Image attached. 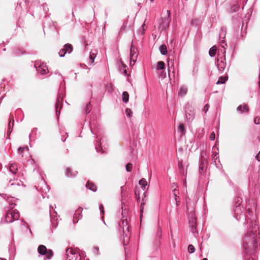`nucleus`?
<instances>
[{"mask_svg":"<svg viewBox=\"0 0 260 260\" xmlns=\"http://www.w3.org/2000/svg\"><path fill=\"white\" fill-rule=\"evenodd\" d=\"M7 172L5 173L4 179L8 183V186H19L20 183L17 181L19 176L17 166L15 163L8 165Z\"/></svg>","mask_w":260,"mask_h":260,"instance_id":"nucleus-1","label":"nucleus"},{"mask_svg":"<svg viewBox=\"0 0 260 260\" xmlns=\"http://www.w3.org/2000/svg\"><path fill=\"white\" fill-rule=\"evenodd\" d=\"M243 248L247 254H251L256 248L257 243L254 233L252 232H247L243 240Z\"/></svg>","mask_w":260,"mask_h":260,"instance_id":"nucleus-2","label":"nucleus"},{"mask_svg":"<svg viewBox=\"0 0 260 260\" xmlns=\"http://www.w3.org/2000/svg\"><path fill=\"white\" fill-rule=\"evenodd\" d=\"M19 216V213L17 210H10L6 212L5 216L2 218L1 223H12L18 219Z\"/></svg>","mask_w":260,"mask_h":260,"instance_id":"nucleus-3","label":"nucleus"},{"mask_svg":"<svg viewBox=\"0 0 260 260\" xmlns=\"http://www.w3.org/2000/svg\"><path fill=\"white\" fill-rule=\"evenodd\" d=\"M186 209L188 213V218H191L192 222L194 220L195 216L194 211L196 208L195 202L191 201L189 198L186 199Z\"/></svg>","mask_w":260,"mask_h":260,"instance_id":"nucleus-4","label":"nucleus"},{"mask_svg":"<svg viewBox=\"0 0 260 260\" xmlns=\"http://www.w3.org/2000/svg\"><path fill=\"white\" fill-rule=\"evenodd\" d=\"M244 209L243 206L236 205L234 209L235 217L238 221H245L246 217L244 214Z\"/></svg>","mask_w":260,"mask_h":260,"instance_id":"nucleus-5","label":"nucleus"},{"mask_svg":"<svg viewBox=\"0 0 260 260\" xmlns=\"http://www.w3.org/2000/svg\"><path fill=\"white\" fill-rule=\"evenodd\" d=\"M36 189L42 192V196L43 198L45 197L46 194L49 191V186L46 184L44 179H41L40 182L37 186H35Z\"/></svg>","mask_w":260,"mask_h":260,"instance_id":"nucleus-6","label":"nucleus"},{"mask_svg":"<svg viewBox=\"0 0 260 260\" xmlns=\"http://www.w3.org/2000/svg\"><path fill=\"white\" fill-rule=\"evenodd\" d=\"M66 260H80L81 259L79 253L72 248H68L66 250Z\"/></svg>","mask_w":260,"mask_h":260,"instance_id":"nucleus-7","label":"nucleus"},{"mask_svg":"<svg viewBox=\"0 0 260 260\" xmlns=\"http://www.w3.org/2000/svg\"><path fill=\"white\" fill-rule=\"evenodd\" d=\"M185 117L188 122L192 121L194 117V113L193 107L187 104L185 106Z\"/></svg>","mask_w":260,"mask_h":260,"instance_id":"nucleus-8","label":"nucleus"},{"mask_svg":"<svg viewBox=\"0 0 260 260\" xmlns=\"http://www.w3.org/2000/svg\"><path fill=\"white\" fill-rule=\"evenodd\" d=\"M73 50V46L70 44H65L63 48L59 51L58 54L60 57H63L67 54L71 53Z\"/></svg>","mask_w":260,"mask_h":260,"instance_id":"nucleus-9","label":"nucleus"},{"mask_svg":"<svg viewBox=\"0 0 260 260\" xmlns=\"http://www.w3.org/2000/svg\"><path fill=\"white\" fill-rule=\"evenodd\" d=\"M138 56V54L137 49L133 45H132L130 49L131 64L134 65L136 63Z\"/></svg>","mask_w":260,"mask_h":260,"instance_id":"nucleus-10","label":"nucleus"},{"mask_svg":"<svg viewBox=\"0 0 260 260\" xmlns=\"http://www.w3.org/2000/svg\"><path fill=\"white\" fill-rule=\"evenodd\" d=\"M35 66L37 72L42 75H45L48 72L47 67L44 63H36Z\"/></svg>","mask_w":260,"mask_h":260,"instance_id":"nucleus-11","label":"nucleus"},{"mask_svg":"<svg viewBox=\"0 0 260 260\" xmlns=\"http://www.w3.org/2000/svg\"><path fill=\"white\" fill-rule=\"evenodd\" d=\"M167 16L162 18L161 20V22H160V27L162 28H165L166 27H168L169 26V23L170 22V11L168 10L167 11Z\"/></svg>","mask_w":260,"mask_h":260,"instance_id":"nucleus-12","label":"nucleus"},{"mask_svg":"<svg viewBox=\"0 0 260 260\" xmlns=\"http://www.w3.org/2000/svg\"><path fill=\"white\" fill-rule=\"evenodd\" d=\"M170 197L174 200L176 206L180 205V201L179 200V191L177 188H175L172 189V192L170 194Z\"/></svg>","mask_w":260,"mask_h":260,"instance_id":"nucleus-13","label":"nucleus"},{"mask_svg":"<svg viewBox=\"0 0 260 260\" xmlns=\"http://www.w3.org/2000/svg\"><path fill=\"white\" fill-rule=\"evenodd\" d=\"M82 210L83 209L81 207H79L78 209H77L75 211L73 219V222L74 223L77 222L79 219H81L82 217V215L81 214Z\"/></svg>","mask_w":260,"mask_h":260,"instance_id":"nucleus-14","label":"nucleus"},{"mask_svg":"<svg viewBox=\"0 0 260 260\" xmlns=\"http://www.w3.org/2000/svg\"><path fill=\"white\" fill-rule=\"evenodd\" d=\"M63 100V96H61V95L59 94V96L57 98L56 105H55V110L56 113L57 115H58L60 114V110L62 108V101Z\"/></svg>","mask_w":260,"mask_h":260,"instance_id":"nucleus-15","label":"nucleus"},{"mask_svg":"<svg viewBox=\"0 0 260 260\" xmlns=\"http://www.w3.org/2000/svg\"><path fill=\"white\" fill-rule=\"evenodd\" d=\"M216 66L219 71L220 73H223L226 67V62L223 60H222V58H221V59L217 58Z\"/></svg>","mask_w":260,"mask_h":260,"instance_id":"nucleus-16","label":"nucleus"},{"mask_svg":"<svg viewBox=\"0 0 260 260\" xmlns=\"http://www.w3.org/2000/svg\"><path fill=\"white\" fill-rule=\"evenodd\" d=\"M4 198L7 200L10 205L9 209H13L14 206L16 205V199L12 197H8L7 194H5Z\"/></svg>","mask_w":260,"mask_h":260,"instance_id":"nucleus-17","label":"nucleus"},{"mask_svg":"<svg viewBox=\"0 0 260 260\" xmlns=\"http://www.w3.org/2000/svg\"><path fill=\"white\" fill-rule=\"evenodd\" d=\"M237 111H239L240 113H246L249 112L248 106L246 104L243 105H239L237 108Z\"/></svg>","mask_w":260,"mask_h":260,"instance_id":"nucleus-18","label":"nucleus"},{"mask_svg":"<svg viewBox=\"0 0 260 260\" xmlns=\"http://www.w3.org/2000/svg\"><path fill=\"white\" fill-rule=\"evenodd\" d=\"M122 223L123 236H125V237H128V233L129 232V227L127 224V220H122Z\"/></svg>","mask_w":260,"mask_h":260,"instance_id":"nucleus-19","label":"nucleus"},{"mask_svg":"<svg viewBox=\"0 0 260 260\" xmlns=\"http://www.w3.org/2000/svg\"><path fill=\"white\" fill-rule=\"evenodd\" d=\"M122 223L123 236H125V237H128V233L129 232V227L127 224V220H122Z\"/></svg>","mask_w":260,"mask_h":260,"instance_id":"nucleus-20","label":"nucleus"},{"mask_svg":"<svg viewBox=\"0 0 260 260\" xmlns=\"http://www.w3.org/2000/svg\"><path fill=\"white\" fill-rule=\"evenodd\" d=\"M38 252L40 254L45 255L46 253L47 252V249L45 246L40 245L38 248Z\"/></svg>","mask_w":260,"mask_h":260,"instance_id":"nucleus-21","label":"nucleus"},{"mask_svg":"<svg viewBox=\"0 0 260 260\" xmlns=\"http://www.w3.org/2000/svg\"><path fill=\"white\" fill-rule=\"evenodd\" d=\"M191 220H192L191 218H189V227L190 228V231H191V232L193 234H194L195 232V230L196 229L195 217H194V220L193 222H192Z\"/></svg>","mask_w":260,"mask_h":260,"instance_id":"nucleus-22","label":"nucleus"},{"mask_svg":"<svg viewBox=\"0 0 260 260\" xmlns=\"http://www.w3.org/2000/svg\"><path fill=\"white\" fill-rule=\"evenodd\" d=\"M78 172H72V170L70 168H67L66 175L68 177H75L77 176Z\"/></svg>","mask_w":260,"mask_h":260,"instance_id":"nucleus-23","label":"nucleus"},{"mask_svg":"<svg viewBox=\"0 0 260 260\" xmlns=\"http://www.w3.org/2000/svg\"><path fill=\"white\" fill-rule=\"evenodd\" d=\"M86 187L87 188L92 190V191H96V187L95 184L93 183L90 182L89 181L87 182L86 183Z\"/></svg>","mask_w":260,"mask_h":260,"instance_id":"nucleus-24","label":"nucleus"},{"mask_svg":"<svg viewBox=\"0 0 260 260\" xmlns=\"http://www.w3.org/2000/svg\"><path fill=\"white\" fill-rule=\"evenodd\" d=\"M97 52L98 51L96 50L91 51L90 52L89 59L91 61V64H92L93 63L94 59L96 57Z\"/></svg>","mask_w":260,"mask_h":260,"instance_id":"nucleus-25","label":"nucleus"},{"mask_svg":"<svg viewBox=\"0 0 260 260\" xmlns=\"http://www.w3.org/2000/svg\"><path fill=\"white\" fill-rule=\"evenodd\" d=\"M50 221L53 227H56L58 224V218L53 217V213H50Z\"/></svg>","mask_w":260,"mask_h":260,"instance_id":"nucleus-26","label":"nucleus"},{"mask_svg":"<svg viewBox=\"0 0 260 260\" xmlns=\"http://www.w3.org/2000/svg\"><path fill=\"white\" fill-rule=\"evenodd\" d=\"M187 91V87L184 86H182L180 87L179 89V95L181 96H184L186 94Z\"/></svg>","mask_w":260,"mask_h":260,"instance_id":"nucleus-27","label":"nucleus"},{"mask_svg":"<svg viewBox=\"0 0 260 260\" xmlns=\"http://www.w3.org/2000/svg\"><path fill=\"white\" fill-rule=\"evenodd\" d=\"M159 49L160 52V53L162 55H165L167 54V48L166 45H165V44L160 45L159 46Z\"/></svg>","mask_w":260,"mask_h":260,"instance_id":"nucleus-28","label":"nucleus"},{"mask_svg":"<svg viewBox=\"0 0 260 260\" xmlns=\"http://www.w3.org/2000/svg\"><path fill=\"white\" fill-rule=\"evenodd\" d=\"M129 100V94L127 92L124 91L122 93V102L127 103Z\"/></svg>","mask_w":260,"mask_h":260,"instance_id":"nucleus-29","label":"nucleus"},{"mask_svg":"<svg viewBox=\"0 0 260 260\" xmlns=\"http://www.w3.org/2000/svg\"><path fill=\"white\" fill-rule=\"evenodd\" d=\"M228 80V76H221L219 77L217 82H216L217 84H223Z\"/></svg>","mask_w":260,"mask_h":260,"instance_id":"nucleus-30","label":"nucleus"},{"mask_svg":"<svg viewBox=\"0 0 260 260\" xmlns=\"http://www.w3.org/2000/svg\"><path fill=\"white\" fill-rule=\"evenodd\" d=\"M165 68V62L162 61H159L157 62L156 69L157 70H164Z\"/></svg>","mask_w":260,"mask_h":260,"instance_id":"nucleus-31","label":"nucleus"},{"mask_svg":"<svg viewBox=\"0 0 260 260\" xmlns=\"http://www.w3.org/2000/svg\"><path fill=\"white\" fill-rule=\"evenodd\" d=\"M216 47L215 46H213L211 47L209 52V55L211 57H214L216 55Z\"/></svg>","mask_w":260,"mask_h":260,"instance_id":"nucleus-32","label":"nucleus"},{"mask_svg":"<svg viewBox=\"0 0 260 260\" xmlns=\"http://www.w3.org/2000/svg\"><path fill=\"white\" fill-rule=\"evenodd\" d=\"M139 183L141 186L142 188L143 189H145V186L147 184V182L146 181V180L145 179H144V178H142V179H140L139 182Z\"/></svg>","mask_w":260,"mask_h":260,"instance_id":"nucleus-33","label":"nucleus"},{"mask_svg":"<svg viewBox=\"0 0 260 260\" xmlns=\"http://www.w3.org/2000/svg\"><path fill=\"white\" fill-rule=\"evenodd\" d=\"M45 255L47 259H50L53 255V252L52 250L49 249L47 250Z\"/></svg>","mask_w":260,"mask_h":260,"instance_id":"nucleus-34","label":"nucleus"},{"mask_svg":"<svg viewBox=\"0 0 260 260\" xmlns=\"http://www.w3.org/2000/svg\"><path fill=\"white\" fill-rule=\"evenodd\" d=\"M226 31V27L223 26L221 27V32L219 34V36L221 38H224L225 36V33Z\"/></svg>","mask_w":260,"mask_h":260,"instance_id":"nucleus-35","label":"nucleus"},{"mask_svg":"<svg viewBox=\"0 0 260 260\" xmlns=\"http://www.w3.org/2000/svg\"><path fill=\"white\" fill-rule=\"evenodd\" d=\"M28 150V147H20L18 149V151L19 153V154L21 155L22 157L23 156V155L22 154V152L25 150Z\"/></svg>","mask_w":260,"mask_h":260,"instance_id":"nucleus-36","label":"nucleus"},{"mask_svg":"<svg viewBox=\"0 0 260 260\" xmlns=\"http://www.w3.org/2000/svg\"><path fill=\"white\" fill-rule=\"evenodd\" d=\"M91 109V106L90 105V103L89 102L88 103H87L85 107V114H87L90 113V110Z\"/></svg>","mask_w":260,"mask_h":260,"instance_id":"nucleus-37","label":"nucleus"},{"mask_svg":"<svg viewBox=\"0 0 260 260\" xmlns=\"http://www.w3.org/2000/svg\"><path fill=\"white\" fill-rule=\"evenodd\" d=\"M12 127H11V120H10L9 121V125H8V131H7V134L8 135H10L11 134V133L12 132V129H13V126L14 125V120H12Z\"/></svg>","mask_w":260,"mask_h":260,"instance_id":"nucleus-38","label":"nucleus"},{"mask_svg":"<svg viewBox=\"0 0 260 260\" xmlns=\"http://www.w3.org/2000/svg\"><path fill=\"white\" fill-rule=\"evenodd\" d=\"M242 202V199L240 197H237L235 199V206L236 205L241 206V203Z\"/></svg>","mask_w":260,"mask_h":260,"instance_id":"nucleus-39","label":"nucleus"},{"mask_svg":"<svg viewBox=\"0 0 260 260\" xmlns=\"http://www.w3.org/2000/svg\"><path fill=\"white\" fill-rule=\"evenodd\" d=\"M20 51V52H19V49L18 50H17V49H15L14 51V53L17 55H20L24 54V53H25V51L22 49H21Z\"/></svg>","mask_w":260,"mask_h":260,"instance_id":"nucleus-40","label":"nucleus"},{"mask_svg":"<svg viewBox=\"0 0 260 260\" xmlns=\"http://www.w3.org/2000/svg\"><path fill=\"white\" fill-rule=\"evenodd\" d=\"M178 131L182 133V134H184L185 133V127L184 125L182 123H180L178 126Z\"/></svg>","mask_w":260,"mask_h":260,"instance_id":"nucleus-41","label":"nucleus"},{"mask_svg":"<svg viewBox=\"0 0 260 260\" xmlns=\"http://www.w3.org/2000/svg\"><path fill=\"white\" fill-rule=\"evenodd\" d=\"M188 250L189 253H192L195 251V248L192 245L190 244L188 247Z\"/></svg>","mask_w":260,"mask_h":260,"instance_id":"nucleus-42","label":"nucleus"},{"mask_svg":"<svg viewBox=\"0 0 260 260\" xmlns=\"http://www.w3.org/2000/svg\"><path fill=\"white\" fill-rule=\"evenodd\" d=\"M125 169L127 172H131L132 170V164L131 163L127 164L125 166Z\"/></svg>","mask_w":260,"mask_h":260,"instance_id":"nucleus-43","label":"nucleus"},{"mask_svg":"<svg viewBox=\"0 0 260 260\" xmlns=\"http://www.w3.org/2000/svg\"><path fill=\"white\" fill-rule=\"evenodd\" d=\"M125 113L127 117H130L132 114V112L130 109L126 108L125 110Z\"/></svg>","mask_w":260,"mask_h":260,"instance_id":"nucleus-44","label":"nucleus"},{"mask_svg":"<svg viewBox=\"0 0 260 260\" xmlns=\"http://www.w3.org/2000/svg\"><path fill=\"white\" fill-rule=\"evenodd\" d=\"M254 122L255 124H260V117L257 116L254 119Z\"/></svg>","mask_w":260,"mask_h":260,"instance_id":"nucleus-45","label":"nucleus"},{"mask_svg":"<svg viewBox=\"0 0 260 260\" xmlns=\"http://www.w3.org/2000/svg\"><path fill=\"white\" fill-rule=\"evenodd\" d=\"M215 139V133L214 132H213L210 136V139L212 141H213Z\"/></svg>","mask_w":260,"mask_h":260,"instance_id":"nucleus-46","label":"nucleus"},{"mask_svg":"<svg viewBox=\"0 0 260 260\" xmlns=\"http://www.w3.org/2000/svg\"><path fill=\"white\" fill-rule=\"evenodd\" d=\"M95 149L96 150V151L98 152H101V153H104V151L103 150L102 148L101 147V146H99V147H95Z\"/></svg>","mask_w":260,"mask_h":260,"instance_id":"nucleus-47","label":"nucleus"},{"mask_svg":"<svg viewBox=\"0 0 260 260\" xmlns=\"http://www.w3.org/2000/svg\"><path fill=\"white\" fill-rule=\"evenodd\" d=\"M218 153H215L214 156H213V159H214V162L216 163V160L218 159V162H219V156H218Z\"/></svg>","mask_w":260,"mask_h":260,"instance_id":"nucleus-48","label":"nucleus"},{"mask_svg":"<svg viewBox=\"0 0 260 260\" xmlns=\"http://www.w3.org/2000/svg\"><path fill=\"white\" fill-rule=\"evenodd\" d=\"M209 108V105H208V104H206V105L204 106V108H203V111H204L205 113H206V112H207V111L208 110Z\"/></svg>","mask_w":260,"mask_h":260,"instance_id":"nucleus-49","label":"nucleus"},{"mask_svg":"<svg viewBox=\"0 0 260 260\" xmlns=\"http://www.w3.org/2000/svg\"><path fill=\"white\" fill-rule=\"evenodd\" d=\"M99 209L102 213H104V207L102 205H100Z\"/></svg>","mask_w":260,"mask_h":260,"instance_id":"nucleus-50","label":"nucleus"},{"mask_svg":"<svg viewBox=\"0 0 260 260\" xmlns=\"http://www.w3.org/2000/svg\"><path fill=\"white\" fill-rule=\"evenodd\" d=\"M255 158L258 161H260V151L259 153L255 156Z\"/></svg>","mask_w":260,"mask_h":260,"instance_id":"nucleus-51","label":"nucleus"},{"mask_svg":"<svg viewBox=\"0 0 260 260\" xmlns=\"http://www.w3.org/2000/svg\"><path fill=\"white\" fill-rule=\"evenodd\" d=\"M94 249H95V251H94V252L95 253H96V254L98 255L99 253V248L95 247H94Z\"/></svg>","mask_w":260,"mask_h":260,"instance_id":"nucleus-52","label":"nucleus"},{"mask_svg":"<svg viewBox=\"0 0 260 260\" xmlns=\"http://www.w3.org/2000/svg\"><path fill=\"white\" fill-rule=\"evenodd\" d=\"M46 6V4H43V9H44V11H45V13H46L47 12V10L46 9V8H45V6Z\"/></svg>","mask_w":260,"mask_h":260,"instance_id":"nucleus-53","label":"nucleus"},{"mask_svg":"<svg viewBox=\"0 0 260 260\" xmlns=\"http://www.w3.org/2000/svg\"><path fill=\"white\" fill-rule=\"evenodd\" d=\"M32 0H25V3L28 4Z\"/></svg>","mask_w":260,"mask_h":260,"instance_id":"nucleus-54","label":"nucleus"},{"mask_svg":"<svg viewBox=\"0 0 260 260\" xmlns=\"http://www.w3.org/2000/svg\"><path fill=\"white\" fill-rule=\"evenodd\" d=\"M183 167V165H182V162H179V168L180 169L182 168Z\"/></svg>","mask_w":260,"mask_h":260,"instance_id":"nucleus-55","label":"nucleus"},{"mask_svg":"<svg viewBox=\"0 0 260 260\" xmlns=\"http://www.w3.org/2000/svg\"><path fill=\"white\" fill-rule=\"evenodd\" d=\"M168 65H169L168 72L169 73L171 71V69L170 68V62H169Z\"/></svg>","mask_w":260,"mask_h":260,"instance_id":"nucleus-56","label":"nucleus"},{"mask_svg":"<svg viewBox=\"0 0 260 260\" xmlns=\"http://www.w3.org/2000/svg\"><path fill=\"white\" fill-rule=\"evenodd\" d=\"M145 24L144 23L143 24L142 26V28H143V30H145V29H144V26H145Z\"/></svg>","mask_w":260,"mask_h":260,"instance_id":"nucleus-57","label":"nucleus"},{"mask_svg":"<svg viewBox=\"0 0 260 260\" xmlns=\"http://www.w3.org/2000/svg\"><path fill=\"white\" fill-rule=\"evenodd\" d=\"M37 128H36V127L34 128L32 131V133L34 132L35 131H37Z\"/></svg>","mask_w":260,"mask_h":260,"instance_id":"nucleus-58","label":"nucleus"},{"mask_svg":"<svg viewBox=\"0 0 260 260\" xmlns=\"http://www.w3.org/2000/svg\"><path fill=\"white\" fill-rule=\"evenodd\" d=\"M174 186H177V184H176V183H173L172 187H173Z\"/></svg>","mask_w":260,"mask_h":260,"instance_id":"nucleus-59","label":"nucleus"},{"mask_svg":"<svg viewBox=\"0 0 260 260\" xmlns=\"http://www.w3.org/2000/svg\"><path fill=\"white\" fill-rule=\"evenodd\" d=\"M258 86H259V89L260 90V79H259Z\"/></svg>","mask_w":260,"mask_h":260,"instance_id":"nucleus-60","label":"nucleus"},{"mask_svg":"<svg viewBox=\"0 0 260 260\" xmlns=\"http://www.w3.org/2000/svg\"><path fill=\"white\" fill-rule=\"evenodd\" d=\"M0 260H7V259L5 258H0Z\"/></svg>","mask_w":260,"mask_h":260,"instance_id":"nucleus-61","label":"nucleus"},{"mask_svg":"<svg viewBox=\"0 0 260 260\" xmlns=\"http://www.w3.org/2000/svg\"><path fill=\"white\" fill-rule=\"evenodd\" d=\"M246 260H254V259L253 258H248V259H247Z\"/></svg>","mask_w":260,"mask_h":260,"instance_id":"nucleus-62","label":"nucleus"},{"mask_svg":"<svg viewBox=\"0 0 260 260\" xmlns=\"http://www.w3.org/2000/svg\"><path fill=\"white\" fill-rule=\"evenodd\" d=\"M202 260H208L207 258H204L203 259H202Z\"/></svg>","mask_w":260,"mask_h":260,"instance_id":"nucleus-63","label":"nucleus"},{"mask_svg":"<svg viewBox=\"0 0 260 260\" xmlns=\"http://www.w3.org/2000/svg\"><path fill=\"white\" fill-rule=\"evenodd\" d=\"M123 188H124V186H121V189L122 190L123 189Z\"/></svg>","mask_w":260,"mask_h":260,"instance_id":"nucleus-64","label":"nucleus"}]
</instances>
